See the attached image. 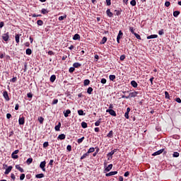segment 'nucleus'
<instances>
[{
  "mask_svg": "<svg viewBox=\"0 0 181 181\" xmlns=\"http://www.w3.org/2000/svg\"><path fill=\"white\" fill-rule=\"evenodd\" d=\"M139 93L136 92V91H134V92H132L129 94L128 96H125V95H123L122 96V98H133L134 97H136V95H138Z\"/></svg>",
  "mask_w": 181,
  "mask_h": 181,
  "instance_id": "f257e3e1",
  "label": "nucleus"
},
{
  "mask_svg": "<svg viewBox=\"0 0 181 181\" xmlns=\"http://www.w3.org/2000/svg\"><path fill=\"white\" fill-rule=\"evenodd\" d=\"M45 166H46V161L45 160L40 163V168L42 169V170L43 172H46Z\"/></svg>",
  "mask_w": 181,
  "mask_h": 181,
  "instance_id": "f03ea898",
  "label": "nucleus"
},
{
  "mask_svg": "<svg viewBox=\"0 0 181 181\" xmlns=\"http://www.w3.org/2000/svg\"><path fill=\"white\" fill-rule=\"evenodd\" d=\"M2 39L4 40V42H8L9 40V33L3 34Z\"/></svg>",
  "mask_w": 181,
  "mask_h": 181,
  "instance_id": "7ed1b4c3",
  "label": "nucleus"
},
{
  "mask_svg": "<svg viewBox=\"0 0 181 181\" xmlns=\"http://www.w3.org/2000/svg\"><path fill=\"white\" fill-rule=\"evenodd\" d=\"M106 112H109V114L112 115V117H117V113L112 109H107Z\"/></svg>",
  "mask_w": 181,
  "mask_h": 181,
  "instance_id": "20e7f679",
  "label": "nucleus"
},
{
  "mask_svg": "<svg viewBox=\"0 0 181 181\" xmlns=\"http://www.w3.org/2000/svg\"><path fill=\"white\" fill-rule=\"evenodd\" d=\"M3 95L6 101H9L10 98H9V95L8 94V91H4L3 93Z\"/></svg>",
  "mask_w": 181,
  "mask_h": 181,
  "instance_id": "39448f33",
  "label": "nucleus"
},
{
  "mask_svg": "<svg viewBox=\"0 0 181 181\" xmlns=\"http://www.w3.org/2000/svg\"><path fill=\"white\" fill-rule=\"evenodd\" d=\"M118 173L117 171H112L110 172L109 173H106L105 176L109 177V176H114V175H117Z\"/></svg>",
  "mask_w": 181,
  "mask_h": 181,
  "instance_id": "423d86ee",
  "label": "nucleus"
},
{
  "mask_svg": "<svg viewBox=\"0 0 181 181\" xmlns=\"http://www.w3.org/2000/svg\"><path fill=\"white\" fill-rule=\"evenodd\" d=\"M163 151H165V149H160L155 153H153V156H156L158 155H160V153H163Z\"/></svg>",
  "mask_w": 181,
  "mask_h": 181,
  "instance_id": "0eeeda50",
  "label": "nucleus"
},
{
  "mask_svg": "<svg viewBox=\"0 0 181 181\" xmlns=\"http://www.w3.org/2000/svg\"><path fill=\"white\" fill-rule=\"evenodd\" d=\"M18 124L20 125H23L25 124V117H20L18 119Z\"/></svg>",
  "mask_w": 181,
  "mask_h": 181,
  "instance_id": "6e6552de",
  "label": "nucleus"
},
{
  "mask_svg": "<svg viewBox=\"0 0 181 181\" xmlns=\"http://www.w3.org/2000/svg\"><path fill=\"white\" fill-rule=\"evenodd\" d=\"M16 168L18 169V170H19V172H21V173H23V172H25L23 168H22L20 165H16Z\"/></svg>",
  "mask_w": 181,
  "mask_h": 181,
  "instance_id": "1a4fd4ad",
  "label": "nucleus"
},
{
  "mask_svg": "<svg viewBox=\"0 0 181 181\" xmlns=\"http://www.w3.org/2000/svg\"><path fill=\"white\" fill-rule=\"evenodd\" d=\"M106 13H107V16H109V18H112V16H113V13H112V12H111V10H110V9H107V11H106Z\"/></svg>",
  "mask_w": 181,
  "mask_h": 181,
  "instance_id": "9d476101",
  "label": "nucleus"
},
{
  "mask_svg": "<svg viewBox=\"0 0 181 181\" xmlns=\"http://www.w3.org/2000/svg\"><path fill=\"white\" fill-rule=\"evenodd\" d=\"M12 170V166H8L5 171V175H9V173Z\"/></svg>",
  "mask_w": 181,
  "mask_h": 181,
  "instance_id": "9b49d317",
  "label": "nucleus"
},
{
  "mask_svg": "<svg viewBox=\"0 0 181 181\" xmlns=\"http://www.w3.org/2000/svg\"><path fill=\"white\" fill-rule=\"evenodd\" d=\"M73 66L74 67V69H78V67H81V64L78 62H75L74 63Z\"/></svg>",
  "mask_w": 181,
  "mask_h": 181,
  "instance_id": "f8f14e48",
  "label": "nucleus"
},
{
  "mask_svg": "<svg viewBox=\"0 0 181 181\" xmlns=\"http://www.w3.org/2000/svg\"><path fill=\"white\" fill-rule=\"evenodd\" d=\"M64 117L67 118V117H69V115L71 114V111L70 110H66L65 112H64Z\"/></svg>",
  "mask_w": 181,
  "mask_h": 181,
  "instance_id": "ddd939ff",
  "label": "nucleus"
},
{
  "mask_svg": "<svg viewBox=\"0 0 181 181\" xmlns=\"http://www.w3.org/2000/svg\"><path fill=\"white\" fill-rule=\"evenodd\" d=\"M112 169V164H110L106 168H105V172H110Z\"/></svg>",
  "mask_w": 181,
  "mask_h": 181,
  "instance_id": "4468645a",
  "label": "nucleus"
},
{
  "mask_svg": "<svg viewBox=\"0 0 181 181\" xmlns=\"http://www.w3.org/2000/svg\"><path fill=\"white\" fill-rule=\"evenodd\" d=\"M131 84H132V87H134V88H136V87H138V83L135 81H132L131 82Z\"/></svg>",
  "mask_w": 181,
  "mask_h": 181,
  "instance_id": "2eb2a0df",
  "label": "nucleus"
},
{
  "mask_svg": "<svg viewBox=\"0 0 181 181\" xmlns=\"http://www.w3.org/2000/svg\"><path fill=\"white\" fill-rule=\"evenodd\" d=\"M58 139H66V135L64 134H59L58 136Z\"/></svg>",
  "mask_w": 181,
  "mask_h": 181,
  "instance_id": "dca6fc26",
  "label": "nucleus"
},
{
  "mask_svg": "<svg viewBox=\"0 0 181 181\" xmlns=\"http://www.w3.org/2000/svg\"><path fill=\"white\" fill-rule=\"evenodd\" d=\"M35 177H37V179H42V177H45V174L43 173L37 174L35 175Z\"/></svg>",
  "mask_w": 181,
  "mask_h": 181,
  "instance_id": "f3484780",
  "label": "nucleus"
},
{
  "mask_svg": "<svg viewBox=\"0 0 181 181\" xmlns=\"http://www.w3.org/2000/svg\"><path fill=\"white\" fill-rule=\"evenodd\" d=\"M122 36H124V33H122V31L119 30L117 37L118 39H122Z\"/></svg>",
  "mask_w": 181,
  "mask_h": 181,
  "instance_id": "a211bd4d",
  "label": "nucleus"
},
{
  "mask_svg": "<svg viewBox=\"0 0 181 181\" xmlns=\"http://www.w3.org/2000/svg\"><path fill=\"white\" fill-rule=\"evenodd\" d=\"M95 151V148H94V147H91L88 149V154L90 155V153H93V152H94Z\"/></svg>",
  "mask_w": 181,
  "mask_h": 181,
  "instance_id": "6ab92c4d",
  "label": "nucleus"
},
{
  "mask_svg": "<svg viewBox=\"0 0 181 181\" xmlns=\"http://www.w3.org/2000/svg\"><path fill=\"white\" fill-rule=\"evenodd\" d=\"M179 15H180V11H175L173 12V16H175V18H177V16H179Z\"/></svg>",
  "mask_w": 181,
  "mask_h": 181,
  "instance_id": "aec40b11",
  "label": "nucleus"
},
{
  "mask_svg": "<svg viewBox=\"0 0 181 181\" xmlns=\"http://www.w3.org/2000/svg\"><path fill=\"white\" fill-rule=\"evenodd\" d=\"M80 39V35L78 34H75L73 37L74 40H78Z\"/></svg>",
  "mask_w": 181,
  "mask_h": 181,
  "instance_id": "412c9836",
  "label": "nucleus"
},
{
  "mask_svg": "<svg viewBox=\"0 0 181 181\" xmlns=\"http://www.w3.org/2000/svg\"><path fill=\"white\" fill-rule=\"evenodd\" d=\"M158 37V35H151L147 37V39H156Z\"/></svg>",
  "mask_w": 181,
  "mask_h": 181,
  "instance_id": "4be33fe9",
  "label": "nucleus"
},
{
  "mask_svg": "<svg viewBox=\"0 0 181 181\" xmlns=\"http://www.w3.org/2000/svg\"><path fill=\"white\" fill-rule=\"evenodd\" d=\"M33 162V158H29L26 160L27 165H30V163H32Z\"/></svg>",
  "mask_w": 181,
  "mask_h": 181,
  "instance_id": "5701e85b",
  "label": "nucleus"
},
{
  "mask_svg": "<svg viewBox=\"0 0 181 181\" xmlns=\"http://www.w3.org/2000/svg\"><path fill=\"white\" fill-rule=\"evenodd\" d=\"M56 80V75H52L50 77V81L51 83H54V81Z\"/></svg>",
  "mask_w": 181,
  "mask_h": 181,
  "instance_id": "b1692460",
  "label": "nucleus"
},
{
  "mask_svg": "<svg viewBox=\"0 0 181 181\" xmlns=\"http://www.w3.org/2000/svg\"><path fill=\"white\" fill-rule=\"evenodd\" d=\"M105 42H107V37H103L100 42V45H105Z\"/></svg>",
  "mask_w": 181,
  "mask_h": 181,
  "instance_id": "393cba45",
  "label": "nucleus"
},
{
  "mask_svg": "<svg viewBox=\"0 0 181 181\" xmlns=\"http://www.w3.org/2000/svg\"><path fill=\"white\" fill-rule=\"evenodd\" d=\"M20 37H21V35H20L19 34H16V35L15 38H16V43H19V39H20Z\"/></svg>",
  "mask_w": 181,
  "mask_h": 181,
  "instance_id": "a878e982",
  "label": "nucleus"
},
{
  "mask_svg": "<svg viewBox=\"0 0 181 181\" xmlns=\"http://www.w3.org/2000/svg\"><path fill=\"white\" fill-rule=\"evenodd\" d=\"M41 13H42L43 15H46V13H49V11L45 8H42L41 11Z\"/></svg>",
  "mask_w": 181,
  "mask_h": 181,
  "instance_id": "bb28decb",
  "label": "nucleus"
},
{
  "mask_svg": "<svg viewBox=\"0 0 181 181\" xmlns=\"http://www.w3.org/2000/svg\"><path fill=\"white\" fill-rule=\"evenodd\" d=\"M26 54L30 55L32 54V49L30 48H28L25 51Z\"/></svg>",
  "mask_w": 181,
  "mask_h": 181,
  "instance_id": "cd10ccee",
  "label": "nucleus"
},
{
  "mask_svg": "<svg viewBox=\"0 0 181 181\" xmlns=\"http://www.w3.org/2000/svg\"><path fill=\"white\" fill-rule=\"evenodd\" d=\"M78 115H86V113H84V111L83 110H78Z\"/></svg>",
  "mask_w": 181,
  "mask_h": 181,
  "instance_id": "c85d7f7f",
  "label": "nucleus"
},
{
  "mask_svg": "<svg viewBox=\"0 0 181 181\" xmlns=\"http://www.w3.org/2000/svg\"><path fill=\"white\" fill-rule=\"evenodd\" d=\"M88 84H90V80H88V79L84 80L83 85L84 86H88Z\"/></svg>",
  "mask_w": 181,
  "mask_h": 181,
  "instance_id": "c756f323",
  "label": "nucleus"
},
{
  "mask_svg": "<svg viewBox=\"0 0 181 181\" xmlns=\"http://www.w3.org/2000/svg\"><path fill=\"white\" fill-rule=\"evenodd\" d=\"M100 124H101V119H99L97 122H95V127H100Z\"/></svg>",
  "mask_w": 181,
  "mask_h": 181,
  "instance_id": "7c9ffc66",
  "label": "nucleus"
},
{
  "mask_svg": "<svg viewBox=\"0 0 181 181\" xmlns=\"http://www.w3.org/2000/svg\"><path fill=\"white\" fill-rule=\"evenodd\" d=\"M37 25H38V26H42L43 25V21L42 20H38L37 21Z\"/></svg>",
  "mask_w": 181,
  "mask_h": 181,
  "instance_id": "2f4dec72",
  "label": "nucleus"
},
{
  "mask_svg": "<svg viewBox=\"0 0 181 181\" xmlns=\"http://www.w3.org/2000/svg\"><path fill=\"white\" fill-rule=\"evenodd\" d=\"M112 134H113V132H112V130H111L107 135V138H112Z\"/></svg>",
  "mask_w": 181,
  "mask_h": 181,
  "instance_id": "473e14b6",
  "label": "nucleus"
},
{
  "mask_svg": "<svg viewBox=\"0 0 181 181\" xmlns=\"http://www.w3.org/2000/svg\"><path fill=\"white\" fill-rule=\"evenodd\" d=\"M109 78L111 81H114L115 78V75H110Z\"/></svg>",
  "mask_w": 181,
  "mask_h": 181,
  "instance_id": "72a5a7b5",
  "label": "nucleus"
},
{
  "mask_svg": "<svg viewBox=\"0 0 181 181\" xmlns=\"http://www.w3.org/2000/svg\"><path fill=\"white\" fill-rule=\"evenodd\" d=\"M38 121L40 124H43V121H45V119L42 117H38Z\"/></svg>",
  "mask_w": 181,
  "mask_h": 181,
  "instance_id": "f704fd0d",
  "label": "nucleus"
},
{
  "mask_svg": "<svg viewBox=\"0 0 181 181\" xmlns=\"http://www.w3.org/2000/svg\"><path fill=\"white\" fill-rule=\"evenodd\" d=\"M88 153H84L81 157V159L83 160V159H85V158H87V156H88Z\"/></svg>",
  "mask_w": 181,
  "mask_h": 181,
  "instance_id": "c9c22d12",
  "label": "nucleus"
},
{
  "mask_svg": "<svg viewBox=\"0 0 181 181\" xmlns=\"http://www.w3.org/2000/svg\"><path fill=\"white\" fill-rule=\"evenodd\" d=\"M130 4L132 5V6H135V5H136V1L132 0Z\"/></svg>",
  "mask_w": 181,
  "mask_h": 181,
  "instance_id": "e433bc0d",
  "label": "nucleus"
},
{
  "mask_svg": "<svg viewBox=\"0 0 181 181\" xmlns=\"http://www.w3.org/2000/svg\"><path fill=\"white\" fill-rule=\"evenodd\" d=\"M81 127L82 128H87V123H86V122H82Z\"/></svg>",
  "mask_w": 181,
  "mask_h": 181,
  "instance_id": "4c0bfd02",
  "label": "nucleus"
},
{
  "mask_svg": "<svg viewBox=\"0 0 181 181\" xmlns=\"http://www.w3.org/2000/svg\"><path fill=\"white\" fill-rule=\"evenodd\" d=\"M87 93L88 94H91V93H93V88L89 87L87 90Z\"/></svg>",
  "mask_w": 181,
  "mask_h": 181,
  "instance_id": "58836bf2",
  "label": "nucleus"
},
{
  "mask_svg": "<svg viewBox=\"0 0 181 181\" xmlns=\"http://www.w3.org/2000/svg\"><path fill=\"white\" fill-rule=\"evenodd\" d=\"M173 158H179V153L174 152L173 154Z\"/></svg>",
  "mask_w": 181,
  "mask_h": 181,
  "instance_id": "ea45409f",
  "label": "nucleus"
},
{
  "mask_svg": "<svg viewBox=\"0 0 181 181\" xmlns=\"http://www.w3.org/2000/svg\"><path fill=\"white\" fill-rule=\"evenodd\" d=\"M129 30H130L131 33H132V35H135L136 33H135L133 27H129Z\"/></svg>",
  "mask_w": 181,
  "mask_h": 181,
  "instance_id": "a19ab883",
  "label": "nucleus"
},
{
  "mask_svg": "<svg viewBox=\"0 0 181 181\" xmlns=\"http://www.w3.org/2000/svg\"><path fill=\"white\" fill-rule=\"evenodd\" d=\"M134 36L136 37V39H138L139 40H141V35H139V34L138 33H134Z\"/></svg>",
  "mask_w": 181,
  "mask_h": 181,
  "instance_id": "79ce46f5",
  "label": "nucleus"
},
{
  "mask_svg": "<svg viewBox=\"0 0 181 181\" xmlns=\"http://www.w3.org/2000/svg\"><path fill=\"white\" fill-rule=\"evenodd\" d=\"M83 141H84V136H83L81 139H78L77 142H78V144H81V142H83Z\"/></svg>",
  "mask_w": 181,
  "mask_h": 181,
  "instance_id": "37998d69",
  "label": "nucleus"
},
{
  "mask_svg": "<svg viewBox=\"0 0 181 181\" xmlns=\"http://www.w3.org/2000/svg\"><path fill=\"white\" fill-rule=\"evenodd\" d=\"M11 158H13V159H18V158H19L18 156V155H16V154H11Z\"/></svg>",
  "mask_w": 181,
  "mask_h": 181,
  "instance_id": "c03bdc74",
  "label": "nucleus"
},
{
  "mask_svg": "<svg viewBox=\"0 0 181 181\" xmlns=\"http://www.w3.org/2000/svg\"><path fill=\"white\" fill-rule=\"evenodd\" d=\"M47 146H49V142L45 141V142L43 144V148H47Z\"/></svg>",
  "mask_w": 181,
  "mask_h": 181,
  "instance_id": "a18cd8bd",
  "label": "nucleus"
},
{
  "mask_svg": "<svg viewBox=\"0 0 181 181\" xmlns=\"http://www.w3.org/2000/svg\"><path fill=\"white\" fill-rule=\"evenodd\" d=\"M57 103H59V100L57 99H54L52 103V105H54L56 104H57Z\"/></svg>",
  "mask_w": 181,
  "mask_h": 181,
  "instance_id": "49530a36",
  "label": "nucleus"
},
{
  "mask_svg": "<svg viewBox=\"0 0 181 181\" xmlns=\"http://www.w3.org/2000/svg\"><path fill=\"white\" fill-rule=\"evenodd\" d=\"M165 6H166L167 8H169V6H170V1H165Z\"/></svg>",
  "mask_w": 181,
  "mask_h": 181,
  "instance_id": "de8ad7c7",
  "label": "nucleus"
},
{
  "mask_svg": "<svg viewBox=\"0 0 181 181\" xmlns=\"http://www.w3.org/2000/svg\"><path fill=\"white\" fill-rule=\"evenodd\" d=\"M100 83L102 84H105L107 83V79L105 78H102L101 81H100Z\"/></svg>",
  "mask_w": 181,
  "mask_h": 181,
  "instance_id": "09e8293b",
  "label": "nucleus"
},
{
  "mask_svg": "<svg viewBox=\"0 0 181 181\" xmlns=\"http://www.w3.org/2000/svg\"><path fill=\"white\" fill-rule=\"evenodd\" d=\"M124 117H125V118H127V119H129V113L126 112L124 113Z\"/></svg>",
  "mask_w": 181,
  "mask_h": 181,
  "instance_id": "8fccbe9b",
  "label": "nucleus"
},
{
  "mask_svg": "<svg viewBox=\"0 0 181 181\" xmlns=\"http://www.w3.org/2000/svg\"><path fill=\"white\" fill-rule=\"evenodd\" d=\"M65 18H66V16H61L59 17V21H63Z\"/></svg>",
  "mask_w": 181,
  "mask_h": 181,
  "instance_id": "3c124183",
  "label": "nucleus"
},
{
  "mask_svg": "<svg viewBox=\"0 0 181 181\" xmlns=\"http://www.w3.org/2000/svg\"><path fill=\"white\" fill-rule=\"evenodd\" d=\"M16 80H17V78L16 77H13V78H11L10 80V81H11V83H16Z\"/></svg>",
  "mask_w": 181,
  "mask_h": 181,
  "instance_id": "603ef678",
  "label": "nucleus"
},
{
  "mask_svg": "<svg viewBox=\"0 0 181 181\" xmlns=\"http://www.w3.org/2000/svg\"><path fill=\"white\" fill-rule=\"evenodd\" d=\"M74 70H76V69L74 67H71L69 68V73H73L74 71Z\"/></svg>",
  "mask_w": 181,
  "mask_h": 181,
  "instance_id": "864d4df0",
  "label": "nucleus"
},
{
  "mask_svg": "<svg viewBox=\"0 0 181 181\" xmlns=\"http://www.w3.org/2000/svg\"><path fill=\"white\" fill-rule=\"evenodd\" d=\"M25 179V174H21L20 176V180H23Z\"/></svg>",
  "mask_w": 181,
  "mask_h": 181,
  "instance_id": "5fc2aeb1",
  "label": "nucleus"
},
{
  "mask_svg": "<svg viewBox=\"0 0 181 181\" xmlns=\"http://www.w3.org/2000/svg\"><path fill=\"white\" fill-rule=\"evenodd\" d=\"M67 151H69V152H71V145H68L66 147Z\"/></svg>",
  "mask_w": 181,
  "mask_h": 181,
  "instance_id": "6e6d98bb",
  "label": "nucleus"
},
{
  "mask_svg": "<svg viewBox=\"0 0 181 181\" xmlns=\"http://www.w3.org/2000/svg\"><path fill=\"white\" fill-rule=\"evenodd\" d=\"M106 4L107 6H110L111 5V0H106Z\"/></svg>",
  "mask_w": 181,
  "mask_h": 181,
  "instance_id": "4d7b16f0",
  "label": "nucleus"
},
{
  "mask_svg": "<svg viewBox=\"0 0 181 181\" xmlns=\"http://www.w3.org/2000/svg\"><path fill=\"white\" fill-rule=\"evenodd\" d=\"M27 97H28V98H32V97H33V95L30 93L27 94Z\"/></svg>",
  "mask_w": 181,
  "mask_h": 181,
  "instance_id": "13d9d810",
  "label": "nucleus"
},
{
  "mask_svg": "<svg viewBox=\"0 0 181 181\" xmlns=\"http://www.w3.org/2000/svg\"><path fill=\"white\" fill-rule=\"evenodd\" d=\"M120 60L122 62V61H124V60H125V55H122L121 57H120Z\"/></svg>",
  "mask_w": 181,
  "mask_h": 181,
  "instance_id": "bf43d9fd",
  "label": "nucleus"
},
{
  "mask_svg": "<svg viewBox=\"0 0 181 181\" xmlns=\"http://www.w3.org/2000/svg\"><path fill=\"white\" fill-rule=\"evenodd\" d=\"M175 101H176L177 103H178L179 104L181 103V100H180V98H177L175 99Z\"/></svg>",
  "mask_w": 181,
  "mask_h": 181,
  "instance_id": "052dcab7",
  "label": "nucleus"
},
{
  "mask_svg": "<svg viewBox=\"0 0 181 181\" xmlns=\"http://www.w3.org/2000/svg\"><path fill=\"white\" fill-rule=\"evenodd\" d=\"M11 117H12V115H11L10 113H8V114L6 115V118H7L8 119H9Z\"/></svg>",
  "mask_w": 181,
  "mask_h": 181,
  "instance_id": "680f3d73",
  "label": "nucleus"
},
{
  "mask_svg": "<svg viewBox=\"0 0 181 181\" xmlns=\"http://www.w3.org/2000/svg\"><path fill=\"white\" fill-rule=\"evenodd\" d=\"M115 152L114 151H111L107 154V156H112V155H114Z\"/></svg>",
  "mask_w": 181,
  "mask_h": 181,
  "instance_id": "e2e57ef3",
  "label": "nucleus"
},
{
  "mask_svg": "<svg viewBox=\"0 0 181 181\" xmlns=\"http://www.w3.org/2000/svg\"><path fill=\"white\" fill-rule=\"evenodd\" d=\"M165 98H169V93L167 91L165 92Z\"/></svg>",
  "mask_w": 181,
  "mask_h": 181,
  "instance_id": "0e129e2a",
  "label": "nucleus"
},
{
  "mask_svg": "<svg viewBox=\"0 0 181 181\" xmlns=\"http://www.w3.org/2000/svg\"><path fill=\"white\" fill-rule=\"evenodd\" d=\"M11 179H13V180H15V179H16V177H15V174H11Z\"/></svg>",
  "mask_w": 181,
  "mask_h": 181,
  "instance_id": "69168bd1",
  "label": "nucleus"
},
{
  "mask_svg": "<svg viewBox=\"0 0 181 181\" xmlns=\"http://www.w3.org/2000/svg\"><path fill=\"white\" fill-rule=\"evenodd\" d=\"M163 30H159L158 31V35H163Z\"/></svg>",
  "mask_w": 181,
  "mask_h": 181,
  "instance_id": "338daca9",
  "label": "nucleus"
},
{
  "mask_svg": "<svg viewBox=\"0 0 181 181\" xmlns=\"http://www.w3.org/2000/svg\"><path fill=\"white\" fill-rule=\"evenodd\" d=\"M55 131H60V127L59 126H55Z\"/></svg>",
  "mask_w": 181,
  "mask_h": 181,
  "instance_id": "774afa93",
  "label": "nucleus"
}]
</instances>
